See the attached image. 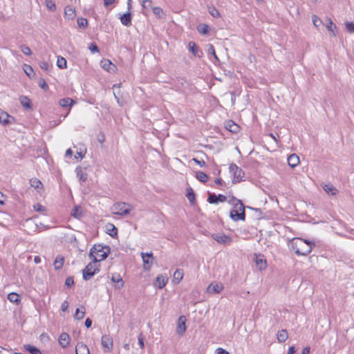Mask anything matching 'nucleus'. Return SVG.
Returning <instances> with one entry per match:
<instances>
[{
	"label": "nucleus",
	"mask_w": 354,
	"mask_h": 354,
	"mask_svg": "<svg viewBox=\"0 0 354 354\" xmlns=\"http://www.w3.org/2000/svg\"><path fill=\"white\" fill-rule=\"evenodd\" d=\"M168 281V277L163 274H158L156 279V281L153 283V285L158 287V288L162 289L165 286Z\"/></svg>",
	"instance_id": "dca6fc26"
},
{
	"label": "nucleus",
	"mask_w": 354,
	"mask_h": 354,
	"mask_svg": "<svg viewBox=\"0 0 354 354\" xmlns=\"http://www.w3.org/2000/svg\"><path fill=\"white\" fill-rule=\"evenodd\" d=\"M64 257L61 256H58L56 257L55 261L54 262V266L56 270L60 269L64 264Z\"/></svg>",
	"instance_id": "473e14b6"
},
{
	"label": "nucleus",
	"mask_w": 354,
	"mask_h": 354,
	"mask_svg": "<svg viewBox=\"0 0 354 354\" xmlns=\"http://www.w3.org/2000/svg\"><path fill=\"white\" fill-rule=\"evenodd\" d=\"M290 244L292 250L297 255L304 256L308 254L314 246V243L301 238L292 239Z\"/></svg>",
	"instance_id": "f257e3e1"
},
{
	"label": "nucleus",
	"mask_w": 354,
	"mask_h": 354,
	"mask_svg": "<svg viewBox=\"0 0 354 354\" xmlns=\"http://www.w3.org/2000/svg\"><path fill=\"white\" fill-rule=\"evenodd\" d=\"M196 178L201 182H206L208 179V176L203 171H197L196 174Z\"/></svg>",
	"instance_id": "4c0bfd02"
},
{
	"label": "nucleus",
	"mask_w": 354,
	"mask_h": 354,
	"mask_svg": "<svg viewBox=\"0 0 354 354\" xmlns=\"http://www.w3.org/2000/svg\"><path fill=\"white\" fill-rule=\"evenodd\" d=\"M230 203L233 206L232 209L230 211V217L233 221H237L239 220H245V207L241 201L232 198Z\"/></svg>",
	"instance_id": "7ed1b4c3"
},
{
	"label": "nucleus",
	"mask_w": 354,
	"mask_h": 354,
	"mask_svg": "<svg viewBox=\"0 0 354 354\" xmlns=\"http://www.w3.org/2000/svg\"><path fill=\"white\" fill-rule=\"evenodd\" d=\"M19 101L21 104L27 109H32L31 102L30 99L24 95H22L19 97Z\"/></svg>",
	"instance_id": "c756f323"
},
{
	"label": "nucleus",
	"mask_w": 354,
	"mask_h": 354,
	"mask_svg": "<svg viewBox=\"0 0 354 354\" xmlns=\"http://www.w3.org/2000/svg\"><path fill=\"white\" fill-rule=\"evenodd\" d=\"M84 314H85L84 308L82 307V310H80V308H77L76 309L74 317H75V319L80 320V319H82L84 317Z\"/></svg>",
	"instance_id": "e433bc0d"
},
{
	"label": "nucleus",
	"mask_w": 354,
	"mask_h": 354,
	"mask_svg": "<svg viewBox=\"0 0 354 354\" xmlns=\"http://www.w3.org/2000/svg\"><path fill=\"white\" fill-rule=\"evenodd\" d=\"M68 303L67 301H64L62 302L61 306V309L63 312H65L68 310Z\"/></svg>",
	"instance_id": "680f3d73"
},
{
	"label": "nucleus",
	"mask_w": 354,
	"mask_h": 354,
	"mask_svg": "<svg viewBox=\"0 0 354 354\" xmlns=\"http://www.w3.org/2000/svg\"><path fill=\"white\" fill-rule=\"evenodd\" d=\"M101 342L104 352H110L112 350L113 339L109 335H103Z\"/></svg>",
	"instance_id": "ddd939ff"
},
{
	"label": "nucleus",
	"mask_w": 354,
	"mask_h": 354,
	"mask_svg": "<svg viewBox=\"0 0 354 354\" xmlns=\"http://www.w3.org/2000/svg\"><path fill=\"white\" fill-rule=\"evenodd\" d=\"M152 1L151 0H142V7L143 9H148L151 8Z\"/></svg>",
	"instance_id": "09e8293b"
},
{
	"label": "nucleus",
	"mask_w": 354,
	"mask_h": 354,
	"mask_svg": "<svg viewBox=\"0 0 354 354\" xmlns=\"http://www.w3.org/2000/svg\"><path fill=\"white\" fill-rule=\"evenodd\" d=\"M39 85L41 88H42L44 90H47L48 88V84L46 83V82L44 80H41L39 82Z\"/></svg>",
	"instance_id": "052dcab7"
},
{
	"label": "nucleus",
	"mask_w": 354,
	"mask_h": 354,
	"mask_svg": "<svg viewBox=\"0 0 354 354\" xmlns=\"http://www.w3.org/2000/svg\"><path fill=\"white\" fill-rule=\"evenodd\" d=\"M86 153V149H80V151L76 152V155L75 156V158L77 160H82L85 156Z\"/></svg>",
	"instance_id": "de8ad7c7"
},
{
	"label": "nucleus",
	"mask_w": 354,
	"mask_h": 354,
	"mask_svg": "<svg viewBox=\"0 0 354 354\" xmlns=\"http://www.w3.org/2000/svg\"><path fill=\"white\" fill-rule=\"evenodd\" d=\"M345 26L348 32L354 33V22H346Z\"/></svg>",
	"instance_id": "8fccbe9b"
},
{
	"label": "nucleus",
	"mask_w": 354,
	"mask_h": 354,
	"mask_svg": "<svg viewBox=\"0 0 354 354\" xmlns=\"http://www.w3.org/2000/svg\"><path fill=\"white\" fill-rule=\"evenodd\" d=\"M77 25L80 28H86L88 26V21L86 19L81 17L78 18L77 21Z\"/></svg>",
	"instance_id": "a19ab883"
},
{
	"label": "nucleus",
	"mask_w": 354,
	"mask_h": 354,
	"mask_svg": "<svg viewBox=\"0 0 354 354\" xmlns=\"http://www.w3.org/2000/svg\"><path fill=\"white\" fill-rule=\"evenodd\" d=\"M152 11L153 13L158 18H163L165 15L162 9L160 7H153Z\"/></svg>",
	"instance_id": "c9c22d12"
},
{
	"label": "nucleus",
	"mask_w": 354,
	"mask_h": 354,
	"mask_svg": "<svg viewBox=\"0 0 354 354\" xmlns=\"http://www.w3.org/2000/svg\"><path fill=\"white\" fill-rule=\"evenodd\" d=\"M224 289V286L221 282H212L207 288L206 292L210 295L220 294Z\"/></svg>",
	"instance_id": "6e6552de"
},
{
	"label": "nucleus",
	"mask_w": 354,
	"mask_h": 354,
	"mask_svg": "<svg viewBox=\"0 0 354 354\" xmlns=\"http://www.w3.org/2000/svg\"><path fill=\"white\" fill-rule=\"evenodd\" d=\"M194 162H195L197 165H198L200 167H204L205 165V162L204 160H199L196 158H193L192 160Z\"/></svg>",
	"instance_id": "e2e57ef3"
},
{
	"label": "nucleus",
	"mask_w": 354,
	"mask_h": 354,
	"mask_svg": "<svg viewBox=\"0 0 354 354\" xmlns=\"http://www.w3.org/2000/svg\"><path fill=\"white\" fill-rule=\"evenodd\" d=\"M224 127L230 133H238L240 130V127L232 120L226 121Z\"/></svg>",
	"instance_id": "2eb2a0df"
},
{
	"label": "nucleus",
	"mask_w": 354,
	"mask_h": 354,
	"mask_svg": "<svg viewBox=\"0 0 354 354\" xmlns=\"http://www.w3.org/2000/svg\"><path fill=\"white\" fill-rule=\"evenodd\" d=\"M200 33L205 35L209 32V26L207 24H202L198 28Z\"/></svg>",
	"instance_id": "a18cd8bd"
},
{
	"label": "nucleus",
	"mask_w": 354,
	"mask_h": 354,
	"mask_svg": "<svg viewBox=\"0 0 354 354\" xmlns=\"http://www.w3.org/2000/svg\"><path fill=\"white\" fill-rule=\"evenodd\" d=\"M97 262L93 261V263H88L86 268L83 270V278L85 280L91 279L96 272L99 270L98 266L96 264Z\"/></svg>",
	"instance_id": "423d86ee"
},
{
	"label": "nucleus",
	"mask_w": 354,
	"mask_h": 354,
	"mask_svg": "<svg viewBox=\"0 0 354 354\" xmlns=\"http://www.w3.org/2000/svg\"><path fill=\"white\" fill-rule=\"evenodd\" d=\"M183 278V272L181 270H176L174 273V279L178 283Z\"/></svg>",
	"instance_id": "2f4dec72"
},
{
	"label": "nucleus",
	"mask_w": 354,
	"mask_h": 354,
	"mask_svg": "<svg viewBox=\"0 0 354 354\" xmlns=\"http://www.w3.org/2000/svg\"><path fill=\"white\" fill-rule=\"evenodd\" d=\"M8 299L13 304H19L21 299L19 295L16 292H11L8 295Z\"/></svg>",
	"instance_id": "7c9ffc66"
},
{
	"label": "nucleus",
	"mask_w": 354,
	"mask_h": 354,
	"mask_svg": "<svg viewBox=\"0 0 354 354\" xmlns=\"http://www.w3.org/2000/svg\"><path fill=\"white\" fill-rule=\"evenodd\" d=\"M187 198L189 201L190 203H193L194 202L195 196H194V191L192 188H189L187 189Z\"/></svg>",
	"instance_id": "c03bdc74"
},
{
	"label": "nucleus",
	"mask_w": 354,
	"mask_h": 354,
	"mask_svg": "<svg viewBox=\"0 0 354 354\" xmlns=\"http://www.w3.org/2000/svg\"><path fill=\"white\" fill-rule=\"evenodd\" d=\"M46 6L50 10L52 11H54L56 9V6L52 1H47Z\"/></svg>",
	"instance_id": "4d7b16f0"
},
{
	"label": "nucleus",
	"mask_w": 354,
	"mask_h": 354,
	"mask_svg": "<svg viewBox=\"0 0 354 354\" xmlns=\"http://www.w3.org/2000/svg\"><path fill=\"white\" fill-rule=\"evenodd\" d=\"M132 207L131 205L124 203H115L111 207V212L120 216H126L129 214Z\"/></svg>",
	"instance_id": "20e7f679"
},
{
	"label": "nucleus",
	"mask_w": 354,
	"mask_h": 354,
	"mask_svg": "<svg viewBox=\"0 0 354 354\" xmlns=\"http://www.w3.org/2000/svg\"><path fill=\"white\" fill-rule=\"evenodd\" d=\"M39 66L41 69H43L44 71H45L46 72L49 71V70H50V66L47 62H45V61L41 62L39 64Z\"/></svg>",
	"instance_id": "864d4df0"
},
{
	"label": "nucleus",
	"mask_w": 354,
	"mask_h": 354,
	"mask_svg": "<svg viewBox=\"0 0 354 354\" xmlns=\"http://www.w3.org/2000/svg\"><path fill=\"white\" fill-rule=\"evenodd\" d=\"M111 281L115 283V288L116 289H121L124 287V283L122 279L118 275V277H115L114 275L111 277Z\"/></svg>",
	"instance_id": "c85d7f7f"
},
{
	"label": "nucleus",
	"mask_w": 354,
	"mask_h": 354,
	"mask_svg": "<svg viewBox=\"0 0 354 354\" xmlns=\"http://www.w3.org/2000/svg\"><path fill=\"white\" fill-rule=\"evenodd\" d=\"M59 343L63 347H67L70 344V337L66 333H62L59 337Z\"/></svg>",
	"instance_id": "aec40b11"
},
{
	"label": "nucleus",
	"mask_w": 354,
	"mask_h": 354,
	"mask_svg": "<svg viewBox=\"0 0 354 354\" xmlns=\"http://www.w3.org/2000/svg\"><path fill=\"white\" fill-rule=\"evenodd\" d=\"M212 237L219 244L230 245L232 243V238L223 233L212 234Z\"/></svg>",
	"instance_id": "9d476101"
},
{
	"label": "nucleus",
	"mask_w": 354,
	"mask_h": 354,
	"mask_svg": "<svg viewBox=\"0 0 354 354\" xmlns=\"http://www.w3.org/2000/svg\"><path fill=\"white\" fill-rule=\"evenodd\" d=\"M253 261L259 270L262 271L267 268V261L264 255L254 254Z\"/></svg>",
	"instance_id": "1a4fd4ad"
},
{
	"label": "nucleus",
	"mask_w": 354,
	"mask_h": 354,
	"mask_svg": "<svg viewBox=\"0 0 354 354\" xmlns=\"http://www.w3.org/2000/svg\"><path fill=\"white\" fill-rule=\"evenodd\" d=\"M142 262H143V269L145 271H149L152 267V265L154 262V257L153 253L151 252H141L140 254Z\"/></svg>",
	"instance_id": "39448f33"
},
{
	"label": "nucleus",
	"mask_w": 354,
	"mask_h": 354,
	"mask_svg": "<svg viewBox=\"0 0 354 354\" xmlns=\"http://www.w3.org/2000/svg\"><path fill=\"white\" fill-rule=\"evenodd\" d=\"M109 253V247L101 244L94 245L90 250L89 257L95 262H100L104 260Z\"/></svg>",
	"instance_id": "f03ea898"
},
{
	"label": "nucleus",
	"mask_w": 354,
	"mask_h": 354,
	"mask_svg": "<svg viewBox=\"0 0 354 354\" xmlns=\"http://www.w3.org/2000/svg\"><path fill=\"white\" fill-rule=\"evenodd\" d=\"M65 17L71 20L75 17V10L72 6H68L64 9Z\"/></svg>",
	"instance_id": "a878e982"
},
{
	"label": "nucleus",
	"mask_w": 354,
	"mask_h": 354,
	"mask_svg": "<svg viewBox=\"0 0 354 354\" xmlns=\"http://www.w3.org/2000/svg\"><path fill=\"white\" fill-rule=\"evenodd\" d=\"M24 71H25L26 74L28 77H30L32 73H33V69H32V68L30 66L25 64V66H24Z\"/></svg>",
	"instance_id": "5fc2aeb1"
},
{
	"label": "nucleus",
	"mask_w": 354,
	"mask_h": 354,
	"mask_svg": "<svg viewBox=\"0 0 354 354\" xmlns=\"http://www.w3.org/2000/svg\"><path fill=\"white\" fill-rule=\"evenodd\" d=\"M208 11L213 17L218 18L220 16L218 10L215 7H209Z\"/></svg>",
	"instance_id": "79ce46f5"
},
{
	"label": "nucleus",
	"mask_w": 354,
	"mask_h": 354,
	"mask_svg": "<svg viewBox=\"0 0 354 354\" xmlns=\"http://www.w3.org/2000/svg\"><path fill=\"white\" fill-rule=\"evenodd\" d=\"M76 354H90V351L86 345L83 343H77L75 346Z\"/></svg>",
	"instance_id": "4be33fe9"
},
{
	"label": "nucleus",
	"mask_w": 354,
	"mask_h": 354,
	"mask_svg": "<svg viewBox=\"0 0 354 354\" xmlns=\"http://www.w3.org/2000/svg\"><path fill=\"white\" fill-rule=\"evenodd\" d=\"M115 3V0H104V6H109Z\"/></svg>",
	"instance_id": "338daca9"
},
{
	"label": "nucleus",
	"mask_w": 354,
	"mask_h": 354,
	"mask_svg": "<svg viewBox=\"0 0 354 354\" xmlns=\"http://www.w3.org/2000/svg\"><path fill=\"white\" fill-rule=\"evenodd\" d=\"M73 283H74V281H73V279L72 277H68L66 279L65 285L66 286L70 287V286H73Z\"/></svg>",
	"instance_id": "13d9d810"
},
{
	"label": "nucleus",
	"mask_w": 354,
	"mask_h": 354,
	"mask_svg": "<svg viewBox=\"0 0 354 354\" xmlns=\"http://www.w3.org/2000/svg\"><path fill=\"white\" fill-rule=\"evenodd\" d=\"M138 344L141 348H144V337L142 335H140L138 337Z\"/></svg>",
	"instance_id": "0e129e2a"
},
{
	"label": "nucleus",
	"mask_w": 354,
	"mask_h": 354,
	"mask_svg": "<svg viewBox=\"0 0 354 354\" xmlns=\"http://www.w3.org/2000/svg\"><path fill=\"white\" fill-rule=\"evenodd\" d=\"M30 185L31 187L34 188L39 194L44 192V186L42 183L37 178H33L30 180Z\"/></svg>",
	"instance_id": "4468645a"
},
{
	"label": "nucleus",
	"mask_w": 354,
	"mask_h": 354,
	"mask_svg": "<svg viewBox=\"0 0 354 354\" xmlns=\"http://www.w3.org/2000/svg\"><path fill=\"white\" fill-rule=\"evenodd\" d=\"M299 158L295 153H292L290 155L288 158V164L291 167H295L299 163Z\"/></svg>",
	"instance_id": "5701e85b"
},
{
	"label": "nucleus",
	"mask_w": 354,
	"mask_h": 354,
	"mask_svg": "<svg viewBox=\"0 0 354 354\" xmlns=\"http://www.w3.org/2000/svg\"><path fill=\"white\" fill-rule=\"evenodd\" d=\"M288 338V334L286 329H281L277 333V339L279 342H285Z\"/></svg>",
	"instance_id": "393cba45"
},
{
	"label": "nucleus",
	"mask_w": 354,
	"mask_h": 354,
	"mask_svg": "<svg viewBox=\"0 0 354 354\" xmlns=\"http://www.w3.org/2000/svg\"><path fill=\"white\" fill-rule=\"evenodd\" d=\"M25 348L27 351H28L31 354H41V352L35 346L30 345H26Z\"/></svg>",
	"instance_id": "58836bf2"
},
{
	"label": "nucleus",
	"mask_w": 354,
	"mask_h": 354,
	"mask_svg": "<svg viewBox=\"0 0 354 354\" xmlns=\"http://www.w3.org/2000/svg\"><path fill=\"white\" fill-rule=\"evenodd\" d=\"M33 209L35 211L41 212L42 214H45V212H46V208L40 203L35 204L33 205Z\"/></svg>",
	"instance_id": "ea45409f"
},
{
	"label": "nucleus",
	"mask_w": 354,
	"mask_h": 354,
	"mask_svg": "<svg viewBox=\"0 0 354 354\" xmlns=\"http://www.w3.org/2000/svg\"><path fill=\"white\" fill-rule=\"evenodd\" d=\"M77 178L81 182H86L88 176V168L87 167H78L75 169Z\"/></svg>",
	"instance_id": "f8f14e48"
},
{
	"label": "nucleus",
	"mask_w": 354,
	"mask_h": 354,
	"mask_svg": "<svg viewBox=\"0 0 354 354\" xmlns=\"http://www.w3.org/2000/svg\"><path fill=\"white\" fill-rule=\"evenodd\" d=\"M208 53L210 55H212L216 61H219V59L216 54L213 45H212V44H209V46Z\"/></svg>",
	"instance_id": "603ef678"
},
{
	"label": "nucleus",
	"mask_w": 354,
	"mask_h": 354,
	"mask_svg": "<svg viewBox=\"0 0 354 354\" xmlns=\"http://www.w3.org/2000/svg\"><path fill=\"white\" fill-rule=\"evenodd\" d=\"M14 118L8 115L6 112H4L3 111H0V123H1L3 125L8 124L12 122V120H13Z\"/></svg>",
	"instance_id": "6ab92c4d"
},
{
	"label": "nucleus",
	"mask_w": 354,
	"mask_h": 354,
	"mask_svg": "<svg viewBox=\"0 0 354 354\" xmlns=\"http://www.w3.org/2000/svg\"><path fill=\"white\" fill-rule=\"evenodd\" d=\"M230 171L233 176V182L239 183L243 180L244 173L241 169L239 168L236 165L230 166Z\"/></svg>",
	"instance_id": "0eeeda50"
},
{
	"label": "nucleus",
	"mask_w": 354,
	"mask_h": 354,
	"mask_svg": "<svg viewBox=\"0 0 354 354\" xmlns=\"http://www.w3.org/2000/svg\"><path fill=\"white\" fill-rule=\"evenodd\" d=\"M296 352V349L294 346H290L288 348V354H294Z\"/></svg>",
	"instance_id": "774afa93"
},
{
	"label": "nucleus",
	"mask_w": 354,
	"mask_h": 354,
	"mask_svg": "<svg viewBox=\"0 0 354 354\" xmlns=\"http://www.w3.org/2000/svg\"><path fill=\"white\" fill-rule=\"evenodd\" d=\"M208 202L210 203H217L218 202H225L226 201V196L222 194H219L218 196H216L214 194H209L208 199Z\"/></svg>",
	"instance_id": "412c9836"
},
{
	"label": "nucleus",
	"mask_w": 354,
	"mask_h": 354,
	"mask_svg": "<svg viewBox=\"0 0 354 354\" xmlns=\"http://www.w3.org/2000/svg\"><path fill=\"white\" fill-rule=\"evenodd\" d=\"M75 103V101H74L73 99H71L70 97L62 98L59 102V104L62 107H64V108L71 107Z\"/></svg>",
	"instance_id": "cd10ccee"
},
{
	"label": "nucleus",
	"mask_w": 354,
	"mask_h": 354,
	"mask_svg": "<svg viewBox=\"0 0 354 354\" xmlns=\"http://www.w3.org/2000/svg\"><path fill=\"white\" fill-rule=\"evenodd\" d=\"M89 49L93 53L99 52V48L95 44H91V45L89 47Z\"/></svg>",
	"instance_id": "bf43d9fd"
},
{
	"label": "nucleus",
	"mask_w": 354,
	"mask_h": 354,
	"mask_svg": "<svg viewBox=\"0 0 354 354\" xmlns=\"http://www.w3.org/2000/svg\"><path fill=\"white\" fill-rule=\"evenodd\" d=\"M186 322H187V319H186L185 316L182 315L178 318L176 330V333L178 335L181 336L185 333L186 329H187Z\"/></svg>",
	"instance_id": "9b49d317"
},
{
	"label": "nucleus",
	"mask_w": 354,
	"mask_h": 354,
	"mask_svg": "<svg viewBox=\"0 0 354 354\" xmlns=\"http://www.w3.org/2000/svg\"><path fill=\"white\" fill-rule=\"evenodd\" d=\"M71 215L75 218H80L82 215V208L79 206L75 207L72 210Z\"/></svg>",
	"instance_id": "f704fd0d"
},
{
	"label": "nucleus",
	"mask_w": 354,
	"mask_h": 354,
	"mask_svg": "<svg viewBox=\"0 0 354 354\" xmlns=\"http://www.w3.org/2000/svg\"><path fill=\"white\" fill-rule=\"evenodd\" d=\"M188 49L195 57H201L203 55L202 51L198 48L196 44L194 41L189 42Z\"/></svg>",
	"instance_id": "a211bd4d"
},
{
	"label": "nucleus",
	"mask_w": 354,
	"mask_h": 354,
	"mask_svg": "<svg viewBox=\"0 0 354 354\" xmlns=\"http://www.w3.org/2000/svg\"><path fill=\"white\" fill-rule=\"evenodd\" d=\"M102 67L108 72H113L115 69V66L109 59H104L101 62Z\"/></svg>",
	"instance_id": "b1692460"
},
{
	"label": "nucleus",
	"mask_w": 354,
	"mask_h": 354,
	"mask_svg": "<svg viewBox=\"0 0 354 354\" xmlns=\"http://www.w3.org/2000/svg\"><path fill=\"white\" fill-rule=\"evenodd\" d=\"M19 48H20L21 51L26 55H30L32 54V51H31L30 48L27 46L21 45Z\"/></svg>",
	"instance_id": "49530a36"
},
{
	"label": "nucleus",
	"mask_w": 354,
	"mask_h": 354,
	"mask_svg": "<svg viewBox=\"0 0 354 354\" xmlns=\"http://www.w3.org/2000/svg\"><path fill=\"white\" fill-rule=\"evenodd\" d=\"M57 65L61 69L66 68L67 62L66 59L62 57H58L57 60Z\"/></svg>",
	"instance_id": "72a5a7b5"
},
{
	"label": "nucleus",
	"mask_w": 354,
	"mask_h": 354,
	"mask_svg": "<svg viewBox=\"0 0 354 354\" xmlns=\"http://www.w3.org/2000/svg\"><path fill=\"white\" fill-rule=\"evenodd\" d=\"M120 19L122 25L127 27H129L131 25L132 21L131 12L127 11L126 13H124L123 15H120Z\"/></svg>",
	"instance_id": "f3484780"
},
{
	"label": "nucleus",
	"mask_w": 354,
	"mask_h": 354,
	"mask_svg": "<svg viewBox=\"0 0 354 354\" xmlns=\"http://www.w3.org/2000/svg\"><path fill=\"white\" fill-rule=\"evenodd\" d=\"M333 23L332 20L330 19H328V24L326 26L327 29L329 32H331V34L333 36H335V33L334 32V31L333 30Z\"/></svg>",
	"instance_id": "6e6d98bb"
},
{
	"label": "nucleus",
	"mask_w": 354,
	"mask_h": 354,
	"mask_svg": "<svg viewBox=\"0 0 354 354\" xmlns=\"http://www.w3.org/2000/svg\"><path fill=\"white\" fill-rule=\"evenodd\" d=\"M323 189L330 196H335L337 193V189L333 185L330 184L324 185Z\"/></svg>",
	"instance_id": "bb28decb"
},
{
	"label": "nucleus",
	"mask_w": 354,
	"mask_h": 354,
	"mask_svg": "<svg viewBox=\"0 0 354 354\" xmlns=\"http://www.w3.org/2000/svg\"><path fill=\"white\" fill-rule=\"evenodd\" d=\"M312 20H313V24L315 27H319L322 23L321 19L317 16H316L315 15H313Z\"/></svg>",
	"instance_id": "3c124183"
},
{
	"label": "nucleus",
	"mask_w": 354,
	"mask_h": 354,
	"mask_svg": "<svg viewBox=\"0 0 354 354\" xmlns=\"http://www.w3.org/2000/svg\"><path fill=\"white\" fill-rule=\"evenodd\" d=\"M216 354H230L227 351L222 348H218L216 351Z\"/></svg>",
	"instance_id": "69168bd1"
},
{
	"label": "nucleus",
	"mask_w": 354,
	"mask_h": 354,
	"mask_svg": "<svg viewBox=\"0 0 354 354\" xmlns=\"http://www.w3.org/2000/svg\"><path fill=\"white\" fill-rule=\"evenodd\" d=\"M346 338L349 341H352L354 339V328L351 327L346 330Z\"/></svg>",
	"instance_id": "37998d69"
}]
</instances>
